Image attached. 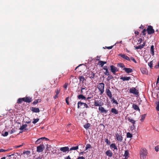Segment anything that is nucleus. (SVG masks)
Returning a JSON list of instances; mask_svg holds the SVG:
<instances>
[{
    "label": "nucleus",
    "mask_w": 159,
    "mask_h": 159,
    "mask_svg": "<svg viewBox=\"0 0 159 159\" xmlns=\"http://www.w3.org/2000/svg\"><path fill=\"white\" fill-rule=\"evenodd\" d=\"M30 153L31 152L30 151L27 150L24 151L23 152V154H26L27 157H28L29 155L30 154Z\"/></svg>",
    "instance_id": "36"
},
{
    "label": "nucleus",
    "mask_w": 159,
    "mask_h": 159,
    "mask_svg": "<svg viewBox=\"0 0 159 159\" xmlns=\"http://www.w3.org/2000/svg\"><path fill=\"white\" fill-rule=\"evenodd\" d=\"M27 126V124L23 125L21 126H20L19 129L20 130H23V129L25 130H26V128Z\"/></svg>",
    "instance_id": "29"
},
{
    "label": "nucleus",
    "mask_w": 159,
    "mask_h": 159,
    "mask_svg": "<svg viewBox=\"0 0 159 159\" xmlns=\"http://www.w3.org/2000/svg\"><path fill=\"white\" fill-rule=\"evenodd\" d=\"M86 88L84 84H79L78 87V89L79 88Z\"/></svg>",
    "instance_id": "40"
},
{
    "label": "nucleus",
    "mask_w": 159,
    "mask_h": 159,
    "mask_svg": "<svg viewBox=\"0 0 159 159\" xmlns=\"http://www.w3.org/2000/svg\"><path fill=\"white\" fill-rule=\"evenodd\" d=\"M8 132H5L3 134H2V135L3 136H7L8 135Z\"/></svg>",
    "instance_id": "55"
},
{
    "label": "nucleus",
    "mask_w": 159,
    "mask_h": 159,
    "mask_svg": "<svg viewBox=\"0 0 159 159\" xmlns=\"http://www.w3.org/2000/svg\"><path fill=\"white\" fill-rule=\"evenodd\" d=\"M119 56H120L121 57L128 61H130V59L129 57L124 54H120Z\"/></svg>",
    "instance_id": "16"
},
{
    "label": "nucleus",
    "mask_w": 159,
    "mask_h": 159,
    "mask_svg": "<svg viewBox=\"0 0 159 159\" xmlns=\"http://www.w3.org/2000/svg\"><path fill=\"white\" fill-rule=\"evenodd\" d=\"M110 69L111 71L114 74H115L116 72L118 71L117 68L113 65L110 66Z\"/></svg>",
    "instance_id": "12"
},
{
    "label": "nucleus",
    "mask_w": 159,
    "mask_h": 159,
    "mask_svg": "<svg viewBox=\"0 0 159 159\" xmlns=\"http://www.w3.org/2000/svg\"><path fill=\"white\" fill-rule=\"evenodd\" d=\"M106 63V61H103L100 60L98 62V65L101 66V67H102L103 65Z\"/></svg>",
    "instance_id": "30"
},
{
    "label": "nucleus",
    "mask_w": 159,
    "mask_h": 159,
    "mask_svg": "<svg viewBox=\"0 0 159 159\" xmlns=\"http://www.w3.org/2000/svg\"><path fill=\"white\" fill-rule=\"evenodd\" d=\"M132 107L136 111H140V110L139 107L136 104H133L132 105Z\"/></svg>",
    "instance_id": "25"
},
{
    "label": "nucleus",
    "mask_w": 159,
    "mask_h": 159,
    "mask_svg": "<svg viewBox=\"0 0 159 159\" xmlns=\"http://www.w3.org/2000/svg\"><path fill=\"white\" fill-rule=\"evenodd\" d=\"M79 79L80 80V82L79 84H83L84 81H85L86 80L85 78L82 76H79Z\"/></svg>",
    "instance_id": "17"
},
{
    "label": "nucleus",
    "mask_w": 159,
    "mask_h": 159,
    "mask_svg": "<svg viewBox=\"0 0 159 159\" xmlns=\"http://www.w3.org/2000/svg\"><path fill=\"white\" fill-rule=\"evenodd\" d=\"M143 41V39L142 38H140L138 41V42H139V43H142V42Z\"/></svg>",
    "instance_id": "57"
},
{
    "label": "nucleus",
    "mask_w": 159,
    "mask_h": 159,
    "mask_svg": "<svg viewBox=\"0 0 159 159\" xmlns=\"http://www.w3.org/2000/svg\"><path fill=\"white\" fill-rule=\"evenodd\" d=\"M39 120V119L37 118V119H34V121H33L32 123L35 124L37 123Z\"/></svg>",
    "instance_id": "45"
},
{
    "label": "nucleus",
    "mask_w": 159,
    "mask_h": 159,
    "mask_svg": "<svg viewBox=\"0 0 159 159\" xmlns=\"http://www.w3.org/2000/svg\"><path fill=\"white\" fill-rule=\"evenodd\" d=\"M106 155L109 157H111L112 156V153L110 150H108L105 152Z\"/></svg>",
    "instance_id": "22"
},
{
    "label": "nucleus",
    "mask_w": 159,
    "mask_h": 159,
    "mask_svg": "<svg viewBox=\"0 0 159 159\" xmlns=\"http://www.w3.org/2000/svg\"><path fill=\"white\" fill-rule=\"evenodd\" d=\"M60 91L61 89L60 88H57L55 90V92L56 93L55 96L54 97V98L55 99L58 98V95L60 93Z\"/></svg>",
    "instance_id": "18"
},
{
    "label": "nucleus",
    "mask_w": 159,
    "mask_h": 159,
    "mask_svg": "<svg viewBox=\"0 0 159 159\" xmlns=\"http://www.w3.org/2000/svg\"><path fill=\"white\" fill-rule=\"evenodd\" d=\"M87 75H88V77L90 78L91 79L93 80L94 79L95 74L92 71L88 72Z\"/></svg>",
    "instance_id": "11"
},
{
    "label": "nucleus",
    "mask_w": 159,
    "mask_h": 159,
    "mask_svg": "<svg viewBox=\"0 0 159 159\" xmlns=\"http://www.w3.org/2000/svg\"><path fill=\"white\" fill-rule=\"evenodd\" d=\"M23 98V101L27 103H30L32 101V98L30 97H26Z\"/></svg>",
    "instance_id": "10"
},
{
    "label": "nucleus",
    "mask_w": 159,
    "mask_h": 159,
    "mask_svg": "<svg viewBox=\"0 0 159 159\" xmlns=\"http://www.w3.org/2000/svg\"><path fill=\"white\" fill-rule=\"evenodd\" d=\"M127 137L128 138H131L132 137V135L129 132L127 133Z\"/></svg>",
    "instance_id": "42"
},
{
    "label": "nucleus",
    "mask_w": 159,
    "mask_h": 159,
    "mask_svg": "<svg viewBox=\"0 0 159 159\" xmlns=\"http://www.w3.org/2000/svg\"><path fill=\"white\" fill-rule=\"evenodd\" d=\"M159 146H156L155 148V150L157 152L159 151Z\"/></svg>",
    "instance_id": "51"
},
{
    "label": "nucleus",
    "mask_w": 159,
    "mask_h": 159,
    "mask_svg": "<svg viewBox=\"0 0 159 159\" xmlns=\"http://www.w3.org/2000/svg\"><path fill=\"white\" fill-rule=\"evenodd\" d=\"M147 31L149 34H153L155 32L154 30L153 29L151 25H149L147 28Z\"/></svg>",
    "instance_id": "4"
},
{
    "label": "nucleus",
    "mask_w": 159,
    "mask_h": 159,
    "mask_svg": "<svg viewBox=\"0 0 159 159\" xmlns=\"http://www.w3.org/2000/svg\"><path fill=\"white\" fill-rule=\"evenodd\" d=\"M114 46V45H113L111 46H109V47L106 46L105 48H103L105 49L107 48L108 49H112Z\"/></svg>",
    "instance_id": "47"
},
{
    "label": "nucleus",
    "mask_w": 159,
    "mask_h": 159,
    "mask_svg": "<svg viewBox=\"0 0 159 159\" xmlns=\"http://www.w3.org/2000/svg\"><path fill=\"white\" fill-rule=\"evenodd\" d=\"M115 136L117 141L121 142L123 140V137L122 136V133L121 132H116Z\"/></svg>",
    "instance_id": "3"
},
{
    "label": "nucleus",
    "mask_w": 159,
    "mask_h": 159,
    "mask_svg": "<svg viewBox=\"0 0 159 159\" xmlns=\"http://www.w3.org/2000/svg\"><path fill=\"white\" fill-rule=\"evenodd\" d=\"M103 104V103L100 100H99V101L95 100L94 102V106L95 107L101 106H102Z\"/></svg>",
    "instance_id": "8"
},
{
    "label": "nucleus",
    "mask_w": 159,
    "mask_h": 159,
    "mask_svg": "<svg viewBox=\"0 0 159 159\" xmlns=\"http://www.w3.org/2000/svg\"><path fill=\"white\" fill-rule=\"evenodd\" d=\"M60 150L64 152H68L69 151V148L68 147H61L60 148Z\"/></svg>",
    "instance_id": "13"
},
{
    "label": "nucleus",
    "mask_w": 159,
    "mask_h": 159,
    "mask_svg": "<svg viewBox=\"0 0 159 159\" xmlns=\"http://www.w3.org/2000/svg\"><path fill=\"white\" fill-rule=\"evenodd\" d=\"M148 153L147 150L144 148H142L140 151V158L141 159H145Z\"/></svg>",
    "instance_id": "1"
},
{
    "label": "nucleus",
    "mask_w": 159,
    "mask_h": 159,
    "mask_svg": "<svg viewBox=\"0 0 159 159\" xmlns=\"http://www.w3.org/2000/svg\"><path fill=\"white\" fill-rule=\"evenodd\" d=\"M147 31V30H146L145 29H144L142 31V34H143V36H145L146 33V32Z\"/></svg>",
    "instance_id": "43"
},
{
    "label": "nucleus",
    "mask_w": 159,
    "mask_h": 159,
    "mask_svg": "<svg viewBox=\"0 0 159 159\" xmlns=\"http://www.w3.org/2000/svg\"><path fill=\"white\" fill-rule=\"evenodd\" d=\"M104 74H105V75H108L110 74L108 70H106V71L104 72Z\"/></svg>",
    "instance_id": "50"
},
{
    "label": "nucleus",
    "mask_w": 159,
    "mask_h": 159,
    "mask_svg": "<svg viewBox=\"0 0 159 159\" xmlns=\"http://www.w3.org/2000/svg\"><path fill=\"white\" fill-rule=\"evenodd\" d=\"M80 89H82L83 90H87V88H80Z\"/></svg>",
    "instance_id": "63"
},
{
    "label": "nucleus",
    "mask_w": 159,
    "mask_h": 159,
    "mask_svg": "<svg viewBox=\"0 0 159 159\" xmlns=\"http://www.w3.org/2000/svg\"><path fill=\"white\" fill-rule=\"evenodd\" d=\"M23 98H19L17 100V103H21L23 101Z\"/></svg>",
    "instance_id": "39"
},
{
    "label": "nucleus",
    "mask_w": 159,
    "mask_h": 159,
    "mask_svg": "<svg viewBox=\"0 0 159 159\" xmlns=\"http://www.w3.org/2000/svg\"><path fill=\"white\" fill-rule=\"evenodd\" d=\"M31 110L33 112L35 113H38L40 111V110L39 108H36L34 107H31Z\"/></svg>",
    "instance_id": "15"
},
{
    "label": "nucleus",
    "mask_w": 159,
    "mask_h": 159,
    "mask_svg": "<svg viewBox=\"0 0 159 159\" xmlns=\"http://www.w3.org/2000/svg\"><path fill=\"white\" fill-rule=\"evenodd\" d=\"M77 159H85L83 157H79Z\"/></svg>",
    "instance_id": "60"
},
{
    "label": "nucleus",
    "mask_w": 159,
    "mask_h": 159,
    "mask_svg": "<svg viewBox=\"0 0 159 159\" xmlns=\"http://www.w3.org/2000/svg\"><path fill=\"white\" fill-rule=\"evenodd\" d=\"M120 79L123 81H128L131 79V77H121Z\"/></svg>",
    "instance_id": "23"
},
{
    "label": "nucleus",
    "mask_w": 159,
    "mask_h": 159,
    "mask_svg": "<svg viewBox=\"0 0 159 159\" xmlns=\"http://www.w3.org/2000/svg\"><path fill=\"white\" fill-rule=\"evenodd\" d=\"M129 152L128 150H126L125 151L124 154V156L126 158H128L129 157Z\"/></svg>",
    "instance_id": "28"
},
{
    "label": "nucleus",
    "mask_w": 159,
    "mask_h": 159,
    "mask_svg": "<svg viewBox=\"0 0 159 159\" xmlns=\"http://www.w3.org/2000/svg\"><path fill=\"white\" fill-rule=\"evenodd\" d=\"M68 85V83H65V84L63 85V87L65 89H66L67 86Z\"/></svg>",
    "instance_id": "53"
},
{
    "label": "nucleus",
    "mask_w": 159,
    "mask_h": 159,
    "mask_svg": "<svg viewBox=\"0 0 159 159\" xmlns=\"http://www.w3.org/2000/svg\"><path fill=\"white\" fill-rule=\"evenodd\" d=\"M111 112L115 115H117L118 114V111L115 108H112L111 111Z\"/></svg>",
    "instance_id": "20"
},
{
    "label": "nucleus",
    "mask_w": 159,
    "mask_h": 159,
    "mask_svg": "<svg viewBox=\"0 0 159 159\" xmlns=\"http://www.w3.org/2000/svg\"><path fill=\"white\" fill-rule=\"evenodd\" d=\"M100 57H99L98 56H97V57H96V60H97V61H99L100 60Z\"/></svg>",
    "instance_id": "61"
},
{
    "label": "nucleus",
    "mask_w": 159,
    "mask_h": 159,
    "mask_svg": "<svg viewBox=\"0 0 159 159\" xmlns=\"http://www.w3.org/2000/svg\"><path fill=\"white\" fill-rule=\"evenodd\" d=\"M69 97H68L67 98H66V103H67V105H69V102H68V99H69Z\"/></svg>",
    "instance_id": "56"
},
{
    "label": "nucleus",
    "mask_w": 159,
    "mask_h": 159,
    "mask_svg": "<svg viewBox=\"0 0 159 159\" xmlns=\"http://www.w3.org/2000/svg\"><path fill=\"white\" fill-rule=\"evenodd\" d=\"M156 109L157 111H159V102H158L157 103V106L156 107Z\"/></svg>",
    "instance_id": "54"
},
{
    "label": "nucleus",
    "mask_w": 159,
    "mask_h": 159,
    "mask_svg": "<svg viewBox=\"0 0 159 159\" xmlns=\"http://www.w3.org/2000/svg\"><path fill=\"white\" fill-rule=\"evenodd\" d=\"M117 66H118L119 67H120L121 68H125V66L124 65L123 63H121L118 64Z\"/></svg>",
    "instance_id": "34"
},
{
    "label": "nucleus",
    "mask_w": 159,
    "mask_h": 159,
    "mask_svg": "<svg viewBox=\"0 0 159 159\" xmlns=\"http://www.w3.org/2000/svg\"><path fill=\"white\" fill-rule=\"evenodd\" d=\"M84 92L83 90L82 89H80V93H81L80 94H84Z\"/></svg>",
    "instance_id": "64"
},
{
    "label": "nucleus",
    "mask_w": 159,
    "mask_h": 159,
    "mask_svg": "<svg viewBox=\"0 0 159 159\" xmlns=\"http://www.w3.org/2000/svg\"><path fill=\"white\" fill-rule=\"evenodd\" d=\"M77 98L78 99H84L86 100V98L84 96L83 94H80L77 96Z\"/></svg>",
    "instance_id": "26"
},
{
    "label": "nucleus",
    "mask_w": 159,
    "mask_h": 159,
    "mask_svg": "<svg viewBox=\"0 0 159 159\" xmlns=\"http://www.w3.org/2000/svg\"><path fill=\"white\" fill-rule=\"evenodd\" d=\"M130 59L134 63H137V61L136 60L134 59V58L133 57H131L130 58Z\"/></svg>",
    "instance_id": "49"
},
{
    "label": "nucleus",
    "mask_w": 159,
    "mask_h": 159,
    "mask_svg": "<svg viewBox=\"0 0 159 159\" xmlns=\"http://www.w3.org/2000/svg\"><path fill=\"white\" fill-rule=\"evenodd\" d=\"M129 93L134 94L135 95H138L139 92L138 90L136 89L135 88L132 87L129 89Z\"/></svg>",
    "instance_id": "5"
},
{
    "label": "nucleus",
    "mask_w": 159,
    "mask_h": 159,
    "mask_svg": "<svg viewBox=\"0 0 159 159\" xmlns=\"http://www.w3.org/2000/svg\"><path fill=\"white\" fill-rule=\"evenodd\" d=\"M104 84L103 83H100L98 86V88L100 91V94L102 95L104 92Z\"/></svg>",
    "instance_id": "2"
},
{
    "label": "nucleus",
    "mask_w": 159,
    "mask_h": 159,
    "mask_svg": "<svg viewBox=\"0 0 159 159\" xmlns=\"http://www.w3.org/2000/svg\"><path fill=\"white\" fill-rule=\"evenodd\" d=\"M154 46L153 45H152L151 47V53L152 56H153L154 55Z\"/></svg>",
    "instance_id": "32"
},
{
    "label": "nucleus",
    "mask_w": 159,
    "mask_h": 159,
    "mask_svg": "<svg viewBox=\"0 0 159 159\" xmlns=\"http://www.w3.org/2000/svg\"><path fill=\"white\" fill-rule=\"evenodd\" d=\"M44 148L43 144H41L37 147V152H41L43 151Z\"/></svg>",
    "instance_id": "7"
},
{
    "label": "nucleus",
    "mask_w": 159,
    "mask_h": 159,
    "mask_svg": "<svg viewBox=\"0 0 159 159\" xmlns=\"http://www.w3.org/2000/svg\"><path fill=\"white\" fill-rule=\"evenodd\" d=\"M112 103H113V104H115L116 105H118V103L117 102V101L116 100H114V101L112 102Z\"/></svg>",
    "instance_id": "58"
},
{
    "label": "nucleus",
    "mask_w": 159,
    "mask_h": 159,
    "mask_svg": "<svg viewBox=\"0 0 159 159\" xmlns=\"http://www.w3.org/2000/svg\"><path fill=\"white\" fill-rule=\"evenodd\" d=\"M105 142H106L107 144H109L110 143V141H109L107 139H105Z\"/></svg>",
    "instance_id": "52"
},
{
    "label": "nucleus",
    "mask_w": 159,
    "mask_h": 159,
    "mask_svg": "<svg viewBox=\"0 0 159 159\" xmlns=\"http://www.w3.org/2000/svg\"><path fill=\"white\" fill-rule=\"evenodd\" d=\"M98 110L101 113H107L108 110H105L104 108L102 106H99L98 108Z\"/></svg>",
    "instance_id": "9"
},
{
    "label": "nucleus",
    "mask_w": 159,
    "mask_h": 159,
    "mask_svg": "<svg viewBox=\"0 0 159 159\" xmlns=\"http://www.w3.org/2000/svg\"><path fill=\"white\" fill-rule=\"evenodd\" d=\"M92 148V147L91 146V145L90 144H87L86 145V149L85 150H87L88 149L90 148Z\"/></svg>",
    "instance_id": "46"
},
{
    "label": "nucleus",
    "mask_w": 159,
    "mask_h": 159,
    "mask_svg": "<svg viewBox=\"0 0 159 159\" xmlns=\"http://www.w3.org/2000/svg\"><path fill=\"white\" fill-rule=\"evenodd\" d=\"M146 114H144L142 115L140 119V120L142 122L144 120V119H145V118L146 116Z\"/></svg>",
    "instance_id": "41"
},
{
    "label": "nucleus",
    "mask_w": 159,
    "mask_h": 159,
    "mask_svg": "<svg viewBox=\"0 0 159 159\" xmlns=\"http://www.w3.org/2000/svg\"><path fill=\"white\" fill-rule=\"evenodd\" d=\"M43 139V138H42V137L38 139L35 142V144H38L40 143L41 142L42 140Z\"/></svg>",
    "instance_id": "33"
},
{
    "label": "nucleus",
    "mask_w": 159,
    "mask_h": 159,
    "mask_svg": "<svg viewBox=\"0 0 159 159\" xmlns=\"http://www.w3.org/2000/svg\"><path fill=\"white\" fill-rule=\"evenodd\" d=\"M6 152V151H5V150L3 149L2 148L0 149V152Z\"/></svg>",
    "instance_id": "59"
},
{
    "label": "nucleus",
    "mask_w": 159,
    "mask_h": 159,
    "mask_svg": "<svg viewBox=\"0 0 159 159\" xmlns=\"http://www.w3.org/2000/svg\"><path fill=\"white\" fill-rule=\"evenodd\" d=\"M110 147L111 149L113 148L114 150H117V148L115 143H112Z\"/></svg>",
    "instance_id": "31"
},
{
    "label": "nucleus",
    "mask_w": 159,
    "mask_h": 159,
    "mask_svg": "<svg viewBox=\"0 0 159 159\" xmlns=\"http://www.w3.org/2000/svg\"><path fill=\"white\" fill-rule=\"evenodd\" d=\"M134 33L137 35H138L139 34V33L138 31H135Z\"/></svg>",
    "instance_id": "62"
},
{
    "label": "nucleus",
    "mask_w": 159,
    "mask_h": 159,
    "mask_svg": "<svg viewBox=\"0 0 159 159\" xmlns=\"http://www.w3.org/2000/svg\"><path fill=\"white\" fill-rule=\"evenodd\" d=\"M77 108L78 109L80 108V106H81L82 105H83L84 106V107H83V108H84L85 107H86V108L89 107L88 105L86 103L84 102H82L81 101L77 103Z\"/></svg>",
    "instance_id": "6"
},
{
    "label": "nucleus",
    "mask_w": 159,
    "mask_h": 159,
    "mask_svg": "<svg viewBox=\"0 0 159 159\" xmlns=\"http://www.w3.org/2000/svg\"><path fill=\"white\" fill-rule=\"evenodd\" d=\"M108 77L107 78V80L108 81L110 80L111 79H112L113 78V76L112 75H110V74L108 75Z\"/></svg>",
    "instance_id": "44"
},
{
    "label": "nucleus",
    "mask_w": 159,
    "mask_h": 159,
    "mask_svg": "<svg viewBox=\"0 0 159 159\" xmlns=\"http://www.w3.org/2000/svg\"><path fill=\"white\" fill-rule=\"evenodd\" d=\"M127 119L129 122H131L132 124H133V125L135 124V121L133 119L130 118V117H127Z\"/></svg>",
    "instance_id": "27"
},
{
    "label": "nucleus",
    "mask_w": 159,
    "mask_h": 159,
    "mask_svg": "<svg viewBox=\"0 0 159 159\" xmlns=\"http://www.w3.org/2000/svg\"><path fill=\"white\" fill-rule=\"evenodd\" d=\"M145 43H144L143 44L141 45H140L138 46L134 47L135 49H141L143 48V47L145 46Z\"/></svg>",
    "instance_id": "21"
},
{
    "label": "nucleus",
    "mask_w": 159,
    "mask_h": 159,
    "mask_svg": "<svg viewBox=\"0 0 159 159\" xmlns=\"http://www.w3.org/2000/svg\"><path fill=\"white\" fill-rule=\"evenodd\" d=\"M141 71L142 73L143 74H147L148 71L147 70L144 68H142L141 69Z\"/></svg>",
    "instance_id": "24"
},
{
    "label": "nucleus",
    "mask_w": 159,
    "mask_h": 159,
    "mask_svg": "<svg viewBox=\"0 0 159 159\" xmlns=\"http://www.w3.org/2000/svg\"><path fill=\"white\" fill-rule=\"evenodd\" d=\"M152 61L148 63V65L151 68H152Z\"/></svg>",
    "instance_id": "48"
},
{
    "label": "nucleus",
    "mask_w": 159,
    "mask_h": 159,
    "mask_svg": "<svg viewBox=\"0 0 159 159\" xmlns=\"http://www.w3.org/2000/svg\"><path fill=\"white\" fill-rule=\"evenodd\" d=\"M106 93L107 96L109 98H111L112 97V94L110 90L109 89H106Z\"/></svg>",
    "instance_id": "14"
},
{
    "label": "nucleus",
    "mask_w": 159,
    "mask_h": 159,
    "mask_svg": "<svg viewBox=\"0 0 159 159\" xmlns=\"http://www.w3.org/2000/svg\"><path fill=\"white\" fill-rule=\"evenodd\" d=\"M123 70H124L125 72L127 73H129L132 72L133 71L132 69L130 68H124L123 69Z\"/></svg>",
    "instance_id": "19"
},
{
    "label": "nucleus",
    "mask_w": 159,
    "mask_h": 159,
    "mask_svg": "<svg viewBox=\"0 0 159 159\" xmlns=\"http://www.w3.org/2000/svg\"><path fill=\"white\" fill-rule=\"evenodd\" d=\"M41 101V99H39L37 100H35L33 103V104L35 105L37 103L40 102Z\"/></svg>",
    "instance_id": "35"
},
{
    "label": "nucleus",
    "mask_w": 159,
    "mask_h": 159,
    "mask_svg": "<svg viewBox=\"0 0 159 159\" xmlns=\"http://www.w3.org/2000/svg\"><path fill=\"white\" fill-rule=\"evenodd\" d=\"M79 147L78 146L72 147L70 149V151H72L73 150H77L78 149Z\"/></svg>",
    "instance_id": "37"
},
{
    "label": "nucleus",
    "mask_w": 159,
    "mask_h": 159,
    "mask_svg": "<svg viewBox=\"0 0 159 159\" xmlns=\"http://www.w3.org/2000/svg\"><path fill=\"white\" fill-rule=\"evenodd\" d=\"M90 126V124L89 123H87L84 125V128L86 129H88Z\"/></svg>",
    "instance_id": "38"
}]
</instances>
